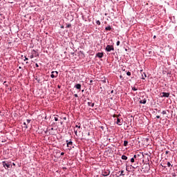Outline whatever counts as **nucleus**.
<instances>
[{
    "instance_id": "f257e3e1",
    "label": "nucleus",
    "mask_w": 177,
    "mask_h": 177,
    "mask_svg": "<svg viewBox=\"0 0 177 177\" xmlns=\"http://www.w3.org/2000/svg\"><path fill=\"white\" fill-rule=\"evenodd\" d=\"M2 165L4 167V168H12V163L6 161L2 162Z\"/></svg>"
},
{
    "instance_id": "f03ea898",
    "label": "nucleus",
    "mask_w": 177,
    "mask_h": 177,
    "mask_svg": "<svg viewBox=\"0 0 177 177\" xmlns=\"http://www.w3.org/2000/svg\"><path fill=\"white\" fill-rule=\"evenodd\" d=\"M105 50L106 52H111V50H114V46L111 45H107Z\"/></svg>"
},
{
    "instance_id": "7ed1b4c3",
    "label": "nucleus",
    "mask_w": 177,
    "mask_h": 177,
    "mask_svg": "<svg viewBox=\"0 0 177 177\" xmlns=\"http://www.w3.org/2000/svg\"><path fill=\"white\" fill-rule=\"evenodd\" d=\"M57 75H59V72L53 71L51 73L50 77H51V78H57Z\"/></svg>"
},
{
    "instance_id": "20e7f679",
    "label": "nucleus",
    "mask_w": 177,
    "mask_h": 177,
    "mask_svg": "<svg viewBox=\"0 0 177 177\" xmlns=\"http://www.w3.org/2000/svg\"><path fill=\"white\" fill-rule=\"evenodd\" d=\"M110 175V170H105L102 172L103 176H109Z\"/></svg>"
},
{
    "instance_id": "39448f33",
    "label": "nucleus",
    "mask_w": 177,
    "mask_h": 177,
    "mask_svg": "<svg viewBox=\"0 0 177 177\" xmlns=\"http://www.w3.org/2000/svg\"><path fill=\"white\" fill-rule=\"evenodd\" d=\"M66 145L67 147H70V149H71V147L73 146V142L66 140Z\"/></svg>"
},
{
    "instance_id": "423d86ee",
    "label": "nucleus",
    "mask_w": 177,
    "mask_h": 177,
    "mask_svg": "<svg viewBox=\"0 0 177 177\" xmlns=\"http://www.w3.org/2000/svg\"><path fill=\"white\" fill-rule=\"evenodd\" d=\"M116 124H118V125H122V120L118 118Z\"/></svg>"
},
{
    "instance_id": "0eeeda50",
    "label": "nucleus",
    "mask_w": 177,
    "mask_h": 177,
    "mask_svg": "<svg viewBox=\"0 0 177 177\" xmlns=\"http://www.w3.org/2000/svg\"><path fill=\"white\" fill-rule=\"evenodd\" d=\"M162 97H169V93H162Z\"/></svg>"
},
{
    "instance_id": "6e6552de",
    "label": "nucleus",
    "mask_w": 177,
    "mask_h": 177,
    "mask_svg": "<svg viewBox=\"0 0 177 177\" xmlns=\"http://www.w3.org/2000/svg\"><path fill=\"white\" fill-rule=\"evenodd\" d=\"M75 88H76V89H79V91H81V84H77L75 85Z\"/></svg>"
},
{
    "instance_id": "1a4fd4ad",
    "label": "nucleus",
    "mask_w": 177,
    "mask_h": 177,
    "mask_svg": "<svg viewBox=\"0 0 177 177\" xmlns=\"http://www.w3.org/2000/svg\"><path fill=\"white\" fill-rule=\"evenodd\" d=\"M97 57H99L100 59H102V57H103V53H98L97 54Z\"/></svg>"
},
{
    "instance_id": "9d476101",
    "label": "nucleus",
    "mask_w": 177,
    "mask_h": 177,
    "mask_svg": "<svg viewBox=\"0 0 177 177\" xmlns=\"http://www.w3.org/2000/svg\"><path fill=\"white\" fill-rule=\"evenodd\" d=\"M146 102H147L146 99H144V100H140V103L141 104H146Z\"/></svg>"
},
{
    "instance_id": "9b49d317",
    "label": "nucleus",
    "mask_w": 177,
    "mask_h": 177,
    "mask_svg": "<svg viewBox=\"0 0 177 177\" xmlns=\"http://www.w3.org/2000/svg\"><path fill=\"white\" fill-rule=\"evenodd\" d=\"M88 106H90L91 107H93L95 106V103L88 102Z\"/></svg>"
},
{
    "instance_id": "f8f14e48",
    "label": "nucleus",
    "mask_w": 177,
    "mask_h": 177,
    "mask_svg": "<svg viewBox=\"0 0 177 177\" xmlns=\"http://www.w3.org/2000/svg\"><path fill=\"white\" fill-rule=\"evenodd\" d=\"M105 30H106V31H110V30H111V26H109L106 27V28H105Z\"/></svg>"
},
{
    "instance_id": "ddd939ff",
    "label": "nucleus",
    "mask_w": 177,
    "mask_h": 177,
    "mask_svg": "<svg viewBox=\"0 0 177 177\" xmlns=\"http://www.w3.org/2000/svg\"><path fill=\"white\" fill-rule=\"evenodd\" d=\"M122 160H128V157L125 155L122 156Z\"/></svg>"
},
{
    "instance_id": "4468645a",
    "label": "nucleus",
    "mask_w": 177,
    "mask_h": 177,
    "mask_svg": "<svg viewBox=\"0 0 177 177\" xmlns=\"http://www.w3.org/2000/svg\"><path fill=\"white\" fill-rule=\"evenodd\" d=\"M120 176H125V174H124V170H122V171H120Z\"/></svg>"
},
{
    "instance_id": "2eb2a0df",
    "label": "nucleus",
    "mask_w": 177,
    "mask_h": 177,
    "mask_svg": "<svg viewBox=\"0 0 177 177\" xmlns=\"http://www.w3.org/2000/svg\"><path fill=\"white\" fill-rule=\"evenodd\" d=\"M124 146L125 147H127V146H128V141H127V140H124Z\"/></svg>"
},
{
    "instance_id": "dca6fc26",
    "label": "nucleus",
    "mask_w": 177,
    "mask_h": 177,
    "mask_svg": "<svg viewBox=\"0 0 177 177\" xmlns=\"http://www.w3.org/2000/svg\"><path fill=\"white\" fill-rule=\"evenodd\" d=\"M147 75H145V73H144V75H142V80H145L146 78Z\"/></svg>"
},
{
    "instance_id": "f3484780",
    "label": "nucleus",
    "mask_w": 177,
    "mask_h": 177,
    "mask_svg": "<svg viewBox=\"0 0 177 177\" xmlns=\"http://www.w3.org/2000/svg\"><path fill=\"white\" fill-rule=\"evenodd\" d=\"M75 131V134L77 136V133H78V131H80V130L77 129V130L74 129Z\"/></svg>"
},
{
    "instance_id": "a211bd4d",
    "label": "nucleus",
    "mask_w": 177,
    "mask_h": 177,
    "mask_svg": "<svg viewBox=\"0 0 177 177\" xmlns=\"http://www.w3.org/2000/svg\"><path fill=\"white\" fill-rule=\"evenodd\" d=\"M162 114H163V115H165V114H167V111H162Z\"/></svg>"
},
{
    "instance_id": "6ab92c4d",
    "label": "nucleus",
    "mask_w": 177,
    "mask_h": 177,
    "mask_svg": "<svg viewBox=\"0 0 177 177\" xmlns=\"http://www.w3.org/2000/svg\"><path fill=\"white\" fill-rule=\"evenodd\" d=\"M24 125H25L24 128H26V129H27V128H28L27 127V123L26 122H24Z\"/></svg>"
},
{
    "instance_id": "aec40b11",
    "label": "nucleus",
    "mask_w": 177,
    "mask_h": 177,
    "mask_svg": "<svg viewBox=\"0 0 177 177\" xmlns=\"http://www.w3.org/2000/svg\"><path fill=\"white\" fill-rule=\"evenodd\" d=\"M96 24H97V26H100V21H99V20L97 21H96Z\"/></svg>"
},
{
    "instance_id": "412c9836",
    "label": "nucleus",
    "mask_w": 177,
    "mask_h": 177,
    "mask_svg": "<svg viewBox=\"0 0 177 177\" xmlns=\"http://www.w3.org/2000/svg\"><path fill=\"white\" fill-rule=\"evenodd\" d=\"M132 90H133V91H137V90H138V88L133 86V87H132Z\"/></svg>"
},
{
    "instance_id": "4be33fe9",
    "label": "nucleus",
    "mask_w": 177,
    "mask_h": 177,
    "mask_svg": "<svg viewBox=\"0 0 177 177\" xmlns=\"http://www.w3.org/2000/svg\"><path fill=\"white\" fill-rule=\"evenodd\" d=\"M131 162H135V158H132L131 159Z\"/></svg>"
},
{
    "instance_id": "5701e85b",
    "label": "nucleus",
    "mask_w": 177,
    "mask_h": 177,
    "mask_svg": "<svg viewBox=\"0 0 177 177\" xmlns=\"http://www.w3.org/2000/svg\"><path fill=\"white\" fill-rule=\"evenodd\" d=\"M120 41H118L117 43H116L117 46H120Z\"/></svg>"
},
{
    "instance_id": "b1692460",
    "label": "nucleus",
    "mask_w": 177,
    "mask_h": 177,
    "mask_svg": "<svg viewBox=\"0 0 177 177\" xmlns=\"http://www.w3.org/2000/svg\"><path fill=\"white\" fill-rule=\"evenodd\" d=\"M26 122H27V124H30V122H31V120H26Z\"/></svg>"
},
{
    "instance_id": "393cba45",
    "label": "nucleus",
    "mask_w": 177,
    "mask_h": 177,
    "mask_svg": "<svg viewBox=\"0 0 177 177\" xmlns=\"http://www.w3.org/2000/svg\"><path fill=\"white\" fill-rule=\"evenodd\" d=\"M76 128H78L79 131H80V129L81 128V125H76Z\"/></svg>"
},
{
    "instance_id": "a878e982",
    "label": "nucleus",
    "mask_w": 177,
    "mask_h": 177,
    "mask_svg": "<svg viewBox=\"0 0 177 177\" xmlns=\"http://www.w3.org/2000/svg\"><path fill=\"white\" fill-rule=\"evenodd\" d=\"M30 59H34V55H31L30 56Z\"/></svg>"
},
{
    "instance_id": "bb28decb",
    "label": "nucleus",
    "mask_w": 177,
    "mask_h": 177,
    "mask_svg": "<svg viewBox=\"0 0 177 177\" xmlns=\"http://www.w3.org/2000/svg\"><path fill=\"white\" fill-rule=\"evenodd\" d=\"M167 167H171V162H167Z\"/></svg>"
},
{
    "instance_id": "cd10ccee",
    "label": "nucleus",
    "mask_w": 177,
    "mask_h": 177,
    "mask_svg": "<svg viewBox=\"0 0 177 177\" xmlns=\"http://www.w3.org/2000/svg\"><path fill=\"white\" fill-rule=\"evenodd\" d=\"M70 27H71V24H69L66 26V28H70Z\"/></svg>"
},
{
    "instance_id": "c85d7f7f",
    "label": "nucleus",
    "mask_w": 177,
    "mask_h": 177,
    "mask_svg": "<svg viewBox=\"0 0 177 177\" xmlns=\"http://www.w3.org/2000/svg\"><path fill=\"white\" fill-rule=\"evenodd\" d=\"M127 75L130 76V75H131V72H127Z\"/></svg>"
},
{
    "instance_id": "c756f323",
    "label": "nucleus",
    "mask_w": 177,
    "mask_h": 177,
    "mask_svg": "<svg viewBox=\"0 0 177 177\" xmlns=\"http://www.w3.org/2000/svg\"><path fill=\"white\" fill-rule=\"evenodd\" d=\"M55 121H59V118H57V117H55Z\"/></svg>"
},
{
    "instance_id": "7c9ffc66",
    "label": "nucleus",
    "mask_w": 177,
    "mask_h": 177,
    "mask_svg": "<svg viewBox=\"0 0 177 177\" xmlns=\"http://www.w3.org/2000/svg\"><path fill=\"white\" fill-rule=\"evenodd\" d=\"M75 97H78V94H74Z\"/></svg>"
},
{
    "instance_id": "2f4dec72",
    "label": "nucleus",
    "mask_w": 177,
    "mask_h": 177,
    "mask_svg": "<svg viewBox=\"0 0 177 177\" xmlns=\"http://www.w3.org/2000/svg\"><path fill=\"white\" fill-rule=\"evenodd\" d=\"M26 60H28V58H27V57H25L24 62H26Z\"/></svg>"
},
{
    "instance_id": "473e14b6",
    "label": "nucleus",
    "mask_w": 177,
    "mask_h": 177,
    "mask_svg": "<svg viewBox=\"0 0 177 177\" xmlns=\"http://www.w3.org/2000/svg\"><path fill=\"white\" fill-rule=\"evenodd\" d=\"M36 67H39V66L38 65V64H35Z\"/></svg>"
},
{
    "instance_id": "72a5a7b5",
    "label": "nucleus",
    "mask_w": 177,
    "mask_h": 177,
    "mask_svg": "<svg viewBox=\"0 0 177 177\" xmlns=\"http://www.w3.org/2000/svg\"><path fill=\"white\" fill-rule=\"evenodd\" d=\"M61 156H64V152H62V153H61Z\"/></svg>"
},
{
    "instance_id": "f704fd0d",
    "label": "nucleus",
    "mask_w": 177,
    "mask_h": 177,
    "mask_svg": "<svg viewBox=\"0 0 177 177\" xmlns=\"http://www.w3.org/2000/svg\"><path fill=\"white\" fill-rule=\"evenodd\" d=\"M111 93H114V90H112V91H111Z\"/></svg>"
},
{
    "instance_id": "c9c22d12",
    "label": "nucleus",
    "mask_w": 177,
    "mask_h": 177,
    "mask_svg": "<svg viewBox=\"0 0 177 177\" xmlns=\"http://www.w3.org/2000/svg\"><path fill=\"white\" fill-rule=\"evenodd\" d=\"M57 88H59V89H60V88H61L60 85H58Z\"/></svg>"
},
{
    "instance_id": "e433bc0d",
    "label": "nucleus",
    "mask_w": 177,
    "mask_h": 177,
    "mask_svg": "<svg viewBox=\"0 0 177 177\" xmlns=\"http://www.w3.org/2000/svg\"><path fill=\"white\" fill-rule=\"evenodd\" d=\"M137 156L136 155H134L133 156V158H136Z\"/></svg>"
},
{
    "instance_id": "4c0bfd02",
    "label": "nucleus",
    "mask_w": 177,
    "mask_h": 177,
    "mask_svg": "<svg viewBox=\"0 0 177 177\" xmlns=\"http://www.w3.org/2000/svg\"><path fill=\"white\" fill-rule=\"evenodd\" d=\"M156 118H160V115H156Z\"/></svg>"
},
{
    "instance_id": "58836bf2",
    "label": "nucleus",
    "mask_w": 177,
    "mask_h": 177,
    "mask_svg": "<svg viewBox=\"0 0 177 177\" xmlns=\"http://www.w3.org/2000/svg\"><path fill=\"white\" fill-rule=\"evenodd\" d=\"M90 82L91 84H92L93 82V80H91Z\"/></svg>"
},
{
    "instance_id": "ea45409f",
    "label": "nucleus",
    "mask_w": 177,
    "mask_h": 177,
    "mask_svg": "<svg viewBox=\"0 0 177 177\" xmlns=\"http://www.w3.org/2000/svg\"><path fill=\"white\" fill-rule=\"evenodd\" d=\"M149 55H151V51H149Z\"/></svg>"
},
{
    "instance_id": "a19ab883",
    "label": "nucleus",
    "mask_w": 177,
    "mask_h": 177,
    "mask_svg": "<svg viewBox=\"0 0 177 177\" xmlns=\"http://www.w3.org/2000/svg\"><path fill=\"white\" fill-rule=\"evenodd\" d=\"M90 135H91V133L88 132V136H89Z\"/></svg>"
},
{
    "instance_id": "79ce46f5",
    "label": "nucleus",
    "mask_w": 177,
    "mask_h": 177,
    "mask_svg": "<svg viewBox=\"0 0 177 177\" xmlns=\"http://www.w3.org/2000/svg\"><path fill=\"white\" fill-rule=\"evenodd\" d=\"M166 154H168V151H166Z\"/></svg>"
},
{
    "instance_id": "37998d69",
    "label": "nucleus",
    "mask_w": 177,
    "mask_h": 177,
    "mask_svg": "<svg viewBox=\"0 0 177 177\" xmlns=\"http://www.w3.org/2000/svg\"><path fill=\"white\" fill-rule=\"evenodd\" d=\"M62 28H64V26H62Z\"/></svg>"
},
{
    "instance_id": "c03bdc74",
    "label": "nucleus",
    "mask_w": 177,
    "mask_h": 177,
    "mask_svg": "<svg viewBox=\"0 0 177 177\" xmlns=\"http://www.w3.org/2000/svg\"><path fill=\"white\" fill-rule=\"evenodd\" d=\"M153 38H156V36H153Z\"/></svg>"
},
{
    "instance_id": "a18cd8bd",
    "label": "nucleus",
    "mask_w": 177,
    "mask_h": 177,
    "mask_svg": "<svg viewBox=\"0 0 177 177\" xmlns=\"http://www.w3.org/2000/svg\"><path fill=\"white\" fill-rule=\"evenodd\" d=\"M26 64H28V62H26Z\"/></svg>"
},
{
    "instance_id": "49530a36",
    "label": "nucleus",
    "mask_w": 177,
    "mask_h": 177,
    "mask_svg": "<svg viewBox=\"0 0 177 177\" xmlns=\"http://www.w3.org/2000/svg\"><path fill=\"white\" fill-rule=\"evenodd\" d=\"M113 117H115V115H113Z\"/></svg>"
},
{
    "instance_id": "de8ad7c7",
    "label": "nucleus",
    "mask_w": 177,
    "mask_h": 177,
    "mask_svg": "<svg viewBox=\"0 0 177 177\" xmlns=\"http://www.w3.org/2000/svg\"><path fill=\"white\" fill-rule=\"evenodd\" d=\"M51 129L53 130V128H52Z\"/></svg>"
}]
</instances>
